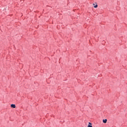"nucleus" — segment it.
I'll list each match as a JSON object with an SVG mask.
<instances>
[{
  "label": "nucleus",
  "mask_w": 127,
  "mask_h": 127,
  "mask_svg": "<svg viewBox=\"0 0 127 127\" xmlns=\"http://www.w3.org/2000/svg\"><path fill=\"white\" fill-rule=\"evenodd\" d=\"M11 108H13V109H15L16 106L14 104H11Z\"/></svg>",
  "instance_id": "obj_1"
},
{
  "label": "nucleus",
  "mask_w": 127,
  "mask_h": 127,
  "mask_svg": "<svg viewBox=\"0 0 127 127\" xmlns=\"http://www.w3.org/2000/svg\"><path fill=\"white\" fill-rule=\"evenodd\" d=\"M107 122H108V120L107 119H104L103 120V123H104V124H106Z\"/></svg>",
  "instance_id": "obj_2"
},
{
  "label": "nucleus",
  "mask_w": 127,
  "mask_h": 127,
  "mask_svg": "<svg viewBox=\"0 0 127 127\" xmlns=\"http://www.w3.org/2000/svg\"><path fill=\"white\" fill-rule=\"evenodd\" d=\"M87 127H93V126H92V123H89V125Z\"/></svg>",
  "instance_id": "obj_3"
},
{
  "label": "nucleus",
  "mask_w": 127,
  "mask_h": 127,
  "mask_svg": "<svg viewBox=\"0 0 127 127\" xmlns=\"http://www.w3.org/2000/svg\"><path fill=\"white\" fill-rule=\"evenodd\" d=\"M94 7L95 8H97V7H98V5H95V6H94Z\"/></svg>",
  "instance_id": "obj_4"
}]
</instances>
